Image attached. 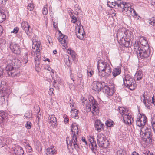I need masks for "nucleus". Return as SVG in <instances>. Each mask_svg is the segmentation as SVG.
<instances>
[{"mask_svg":"<svg viewBox=\"0 0 155 155\" xmlns=\"http://www.w3.org/2000/svg\"><path fill=\"white\" fill-rule=\"evenodd\" d=\"M122 2V1L121 0H118L114 2H108L107 5L109 7L112 8H120Z\"/></svg>","mask_w":155,"mask_h":155,"instance_id":"16","label":"nucleus"},{"mask_svg":"<svg viewBox=\"0 0 155 155\" xmlns=\"http://www.w3.org/2000/svg\"><path fill=\"white\" fill-rule=\"evenodd\" d=\"M123 84L131 90L135 89L137 86L135 81L132 77L127 75L123 79Z\"/></svg>","mask_w":155,"mask_h":155,"instance_id":"8","label":"nucleus"},{"mask_svg":"<svg viewBox=\"0 0 155 155\" xmlns=\"http://www.w3.org/2000/svg\"><path fill=\"white\" fill-rule=\"evenodd\" d=\"M121 69L120 67H117L114 68L112 72L113 76L114 77H116L119 75L121 73Z\"/></svg>","mask_w":155,"mask_h":155,"instance_id":"26","label":"nucleus"},{"mask_svg":"<svg viewBox=\"0 0 155 155\" xmlns=\"http://www.w3.org/2000/svg\"><path fill=\"white\" fill-rule=\"evenodd\" d=\"M33 44L32 48L35 55V59H40L41 55L39 53L40 51V42L35 41L34 39L32 40Z\"/></svg>","mask_w":155,"mask_h":155,"instance_id":"10","label":"nucleus"},{"mask_svg":"<svg viewBox=\"0 0 155 155\" xmlns=\"http://www.w3.org/2000/svg\"><path fill=\"white\" fill-rule=\"evenodd\" d=\"M6 113L4 112H0V124L3 123L5 121L6 119Z\"/></svg>","mask_w":155,"mask_h":155,"instance_id":"27","label":"nucleus"},{"mask_svg":"<svg viewBox=\"0 0 155 155\" xmlns=\"http://www.w3.org/2000/svg\"><path fill=\"white\" fill-rule=\"evenodd\" d=\"M42 13L44 15H46L48 12V11L46 7H44L42 10Z\"/></svg>","mask_w":155,"mask_h":155,"instance_id":"43","label":"nucleus"},{"mask_svg":"<svg viewBox=\"0 0 155 155\" xmlns=\"http://www.w3.org/2000/svg\"><path fill=\"white\" fill-rule=\"evenodd\" d=\"M53 53L54 54H56L57 53V51H56V50H54L53 51Z\"/></svg>","mask_w":155,"mask_h":155,"instance_id":"64","label":"nucleus"},{"mask_svg":"<svg viewBox=\"0 0 155 155\" xmlns=\"http://www.w3.org/2000/svg\"><path fill=\"white\" fill-rule=\"evenodd\" d=\"M105 124L106 126L108 127H110L113 125L114 123L111 120H108L106 122Z\"/></svg>","mask_w":155,"mask_h":155,"instance_id":"35","label":"nucleus"},{"mask_svg":"<svg viewBox=\"0 0 155 155\" xmlns=\"http://www.w3.org/2000/svg\"><path fill=\"white\" fill-rule=\"evenodd\" d=\"M102 90L104 93H106L109 96L112 95L114 93V91L112 88H110L108 86L104 85L103 87Z\"/></svg>","mask_w":155,"mask_h":155,"instance_id":"19","label":"nucleus"},{"mask_svg":"<svg viewBox=\"0 0 155 155\" xmlns=\"http://www.w3.org/2000/svg\"><path fill=\"white\" fill-rule=\"evenodd\" d=\"M132 32L127 30L124 28H120L117 34L118 42L126 47H130L132 45L131 41L132 38Z\"/></svg>","mask_w":155,"mask_h":155,"instance_id":"1","label":"nucleus"},{"mask_svg":"<svg viewBox=\"0 0 155 155\" xmlns=\"http://www.w3.org/2000/svg\"><path fill=\"white\" fill-rule=\"evenodd\" d=\"M76 35L78 38L82 40L84 38L85 35V32L83 27L81 29V26H78L76 28Z\"/></svg>","mask_w":155,"mask_h":155,"instance_id":"14","label":"nucleus"},{"mask_svg":"<svg viewBox=\"0 0 155 155\" xmlns=\"http://www.w3.org/2000/svg\"><path fill=\"white\" fill-rule=\"evenodd\" d=\"M55 115H49V119L50 120L51 119V118H53L54 117H55Z\"/></svg>","mask_w":155,"mask_h":155,"instance_id":"59","label":"nucleus"},{"mask_svg":"<svg viewBox=\"0 0 155 155\" xmlns=\"http://www.w3.org/2000/svg\"><path fill=\"white\" fill-rule=\"evenodd\" d=\"M132 155H139L138 153L135 152L132 153ZM142 155H154L152 153L151 154L149 151L144 150Z\"/></svg>","mask_w":155,"mask_h":155,"instance_id":"33","label":"nucleus"},{"mask_svg":"<svg viewBox=\"0 0 155 155\" xmlns=\"http://www.w3.org/2000/svg\"><path fill=\"white\" fill-rule=\"evenodd\" d=\"M3 69L0 67V77H1L3 75Z\"/></svg>","mask_w":155,"mask_h":155,"instance_id":"52","label":"nucleus"},{"mask_svg":"<svg viewBox=\"0 0 155 155\" xmlns=\"http://www.w3.org/2000/svg\"><path fill=\"white\" fill-rule=\"evenodd\" d=\"M58 39L64 47H65L66 45L68 42L67 36L61 33V35L58 38Z\"/></svg>","mask_w":155,"mask_h":155,"instance_id":"17","label":"nucleus"},{"mask_svg":"<svg viewBox=\"0 0 155 155\" xmlns=\"http://www.w3.org/2000/svg\"><path fill=\"white\" fill-rule=\"evenodd\" d=\"M97 68L99 72L104 71V73H102L101 75L103 77L109 76L111 74L112 69L110 64L105 62L103 61L99 64L98 63Z\"/></svg>","mask_w":155,"mask_h":155,"instance_id":"6","label":"nucleus"},{"mask_svg":"<svg viewBox=\"0 0 155 155\" xmlns=\"http://www.w3.org/2000/svg\"><path fill=\"white\" fill-rule=\"evenodd\" d=\"M123 120L125 123L130 125L131 124V117L129 114H125L123 116Z\"/></svg>","mask_w":155,"mask_h":155,"instance_id":"23","label":"nucleus"},{"mask_svg":"<svg viewBox=\"0 0 155 155\" xmlns=\"http://www.w3.org/2000/svg\"><path fill=\"white\" fill-rule=\"evenodd\" d=\"M144 40H145L146 41V40L143 39V41H141V42H138L139 45H140V46H141V45H142V43H143V44H145V45H146V44H144L145 42L144 41ZM146 41H147V40H146Z\"/></svg>","mask_w":155,"mask_h":155,"instance_id":"53","label":"nucleus"},{"mask_svg":"<svg viewBox=\"0 0 155 155\" xmlns=\"http://www.w3.org/2000/svg\"><path fill=\"white\" fill-rule=\"evenodd\" d=\"M63 118H64V121L65 123H68L69 121V119L66 117L65 115L64 116Z\"/></svg>","mask_w":155,"mask_h":155,"instance_id":"51","label":"nucleus"},{"mask_svg":"<svg viewBox=\"0 0 155 155\" xmlns=\"http://www.w3.org/2000/svg\"><path fill=\"white\" fill-rule=\"evenodd\" d=\"M140 134L142 137L143 140L148 143L152 141V135L151 130L150 128L142 127L140 130Z\"/></svg>","mask_w":155,"mask_h":155,"instance_id":"7","label":"nucleus"},{"mask_svg":"<svg viewBox=\"0 0 155 155\" xmlns=\"http://www.w3.org/2000/svg\"><path fill=\"white\" fill-rule=\"evenodd\" d=\"M136 124L139 127L143 126L145 125L147 121V118L143 114H139L138 115V117L137 119Z\"/></svg>","mask_w":155,"mask_h":155,"instance_id":"12","label":"nucleus"},{"mask_svg":"<svg viewBox=\"0 0 155 155\" xmlns=\"http://www.w3.org/2000/svg\"><path fill=\"white\" fill-rule=\"evenodd\" d=\"M120 8H123L122 12L125 15L130 16L132 14V12L134 15L136 14L135 10L132 8L129 4L126 3L123 1Z\"/></svg>","mask_w":155,"mask_h":155,"instance_id":"9","label":"nucleus"},{"mask_svg":"<svg viewBox=\"0 0 155 155\" xmlns=\"http://www.w3.org/2000/svg\"><path fill=\"white\" fill-rule=\"evenodd\" d=\"M82 140L83 142L85 143L86 145L87 146V142L86 140L84 138H82Z\"/></svg>","mask_w":155,"mask_h":155,"instance_id":"58","label":"nucleus"},{"mask_svg":"<svg viewBox=\"0 0 155 155\" xmlns=\"http://www.w3.org/2000/svg\"><path fill=\"white\" fill-rule=\"evenodd\" d=\"M148 22L151 25L155 26V17H152L148 19Z\"/></svg>","mask_w":155,"mask_h":155,"instance_id":"32","label":"nucleus"},{"mask_svg":"<svg viewBox=\"0 0 155 155\" xmlns=\"http://www.w3.org/2000/svg\"><path fill=\"white\" fill-rule=\"evenodd\" d=\"M97 140L98 144L100 147L107 148L109 146V141L106 139L105 136L103 134H100L98 135Z\"/></svg>","mask_w":155,"mask_h":155,"instance_id":"11","label":"nucleus"},{"mask_svg":"<svg viewBox=\"0 0 155 155\" xmlns=\"http://www.w3.org/2000/svg\"><path fill=\"white\" fill-rule=\"evenodd\" d=\"M78 110L76 109H71V113L72 116L76 119L78 118L79 117L78 115Z\"/></svg>","mask_w":155,"mask_h":155,"instance_id":"30","label":"nucleus"},{"mask_svg":"<svg viewBox=\"0 0 155 155\" xmlns=\"http://www.w3.org/2000/svg\"><path fill=\"white\" fill-rule=\"evenodd\" d=\"M31 122L27 121L25 127L28 129H30L31 127Z\"/></svg>","mask_w":155,"mask_h":155,"instance_id":"40","label":"nucleus"},{"mask_svg":"<svg viewBox=\"0 0 155 155\" xmlns=\"http://www.w3.org/2000/svg\"><path fill=\"white\" fill-rule=\"evenodd\" d=\"M65 58L66 59V60H65L66 64L67 66H69L70 65V60H69L68 56L66 55L65 56Z\"/></svg>","mask_w":155,"mask_h":155,"instance_id":"38","label":"nucleus"},{"mask_svg":"<svg viewBox=\"0 0 155 155\" xmlns=\"http://www.w3.org/2000/svg\"><path fill=\"white\" fill-rule=\"evenodd\" d=\"M82 104L86 107V110L87 112L91 111L93 114H97L98 113V108L95 100L93 97L89 98L87 100L81 97V98Z\"/></svg>","mask_w":155,"mask_h":155,"instance_id":"4","label":"nucleus"},{"mask_svg":"<svg viewBox=\"0 0 155 155\" xmlns=\"http://www.w3.org/2000/svg\"><path fill=\"white\" fill-rule=\"evenodd\" d=\"M151 124L153 131L155 133V122L153 120L151 122Z\"/></svg>","mask_w":155,"mask_h":155,"instance_id":"47","label":"nucleus"},{"mask_svg":"<svg viewBox=\"0 0 155 155\" xmlns=\"http://www.w3.org/2000/svg\"><path fill=\"white\" fill-rule=\"evenodd\" d=\"M28 59L27 54H26L23 57V62L25 64L27 63Z\"/></svg>","mask_w":155,"mask_h":155,"instance_id":"39","label":"nucleus"},{"mask_svg":"<svg viewBox=\"0 0 155 155\" xmlns=\"http://www.w3.org/2000/svg\"><path fill=\"white\" fill-rule=\"evenodd\" d=\"M5 11L1 7H0V22H3L5 20Z\"/></svg>","mask_w":155,"mask_h":155,"instance_id":"25","label":"nucleus"},{"mask_svg":"<svg viewBox=\"0 0 155 155\" xmlns=\"http://www.w3.org/2000/svg\"><path fill=\"white\" fill-rule=\"evenodd\" d=\"M49 91H50V92H51V94H53V93H54L53 91H54V90L53 89L51 88L49 89Z\"/></svg>","mask_w":155,"mask_h":155,"instance_id":"61","label":"nucleus"},{"mask_svg":"<svg viewBox=\"0 0 155 155\" xmlns=\"http://www.w3.org/2000/svg\"><path fill=\"white\" fill-rule=\"evenodd\" d=\"M78 127L77 126L72 124L71 126V131L74 133L72 139L69 141H67L68 148L69 149H73L74 148L77 151L78 150L79 147L78 144L77 135L78 132Z\"/></svg>","mask_w":155,"mask_h":155,"instance_id":"5","label":"nucleus"},{"mask_svg":"<svg viewBox=\"0 0 155 155\" xmlns=\"http://www.w3.org/2000/svg\"><path fill=\"white\" fill-rule=\"evenodd\" d=\"M19 29L18 27L15 28L13 30V31L11 32H13L14 33H17Z\"/></svg>","mask_w":155,"mask_h":155,"instance_id":"48","label":"nucleus"},{"mask_svg":"<svg viewBox=\"0 0 155 155\" xmlns=\"http://www.w3.org/2000/svg\"><path fill=\"white\" fill-rule=\"evenodd\" d=\"M95 130L98 132H100L103 129V127L104 126V124L98 120H96L94 124Z\"/></svg>","mask_w":155,"mask_h":155,"instance_id":"18","label":"nucleus"},{"mask_svg":"<svg viewBox=\"0 0 155 155\" xmlns=\"http://www.w3.org/2000/svg\"><path fill=\"white\" fill-rule=\"evenodd\" d=\"M74 9L77 12H79V11H80V8H79V5L78 4H76L75 5Z\"/></svg>","mask_w":155,"mask_h":155,"instance_id":"46","label":"nucleus"},{"mask_svg":"<svg viewBox=\"0 0 155 155\" xmlns=\"http://www.w3.org/2000/svg\"><path fill=\"white\" fill-rule=\"evenodd\" d=\"M10 48L14 54H19L20 53L21 49L17 44L12 43L10 44Z\"/></svg>","mask_w":155,"mask_h":155,"instance_id":"15","label":"nucleus"},{"mask_svg":"<svg viewBox=\"0 0 155 155\" xmlns=\"http://www.w3.org/2000/svg\"><path fill=\"white\" fill-rule=\"evenodd\" d=\"M6 140L3 139H0V147H2L5 145V142Z\"/></svg>","mask_w":155,"mask_h":155,"instance_id":"37","label":"nucleus"},{"mask_svg":"<svg viewBox=\"0 0 155 155\" xmlns=\"http://www.w3.org/2000/svg\"><path fill=\"white\" fill-rule=\"evenodd\" d=\"M151 4L153 5L155 4V0H151Z\"/></svg>","mask_w":155,"mask_h":155,"instance_id":"62","label":"nucleus"},{"mask_svg":"<svg viewBox=\"0 0 155 155\" xmlns=\"http://www.w3.org/2000/svg\"><path fill=\"white\" fill-rule=\"evenodd\" d=\"M94 139V138L93 136L91 137L89 139V141L90 142V144L89 145L90 147H97V145Z\"/></svg>","mask_w":155,"mask_h":155,"instance_id":"29","label":"nucleus"},{"mask_svg":"<svg viewBox=\"0 0 155 155\" xmlns=\"http://www.w3.org/2000/svg\"><path fill=\"white\" fill-rule=\"evenodd\" d=\"M143 75V74L141 71H137L135 74L134 78L135 79L136 78L137 80H139L142 78Z\"/></svg>","mask_w":155,"mask_h":155,"instance_id":"31","label":"nucleus"},{"mask_svg":"<svg viewBox=\"0 0 155 155\" xmlns=\"http://www.w3.org/2000/svg\"><path fill=\"white\" fill-rule=\"evenodd\" d=\"M6 64L5 70L8 75L12 77L17 76L16 71H18L17 68L21 65L20 61L17 59H8Z\"/></svg>","mask_w":155,"mask_h":155,"instance_id":"3","label":"nucleus"},{"mask_svg":"<svg viewBox=\"0 0 155 155\" xmlns=\"http://www.w3.org/2000/svg\"><path fill=\"white\" fill-rule=\"evenodd\" d=\"M119 110V112L121 114H122V110H123V109H124V108L122 107H120V108H119L118 109Z\"/></svg>","mask_w":155,"mask_h":155,"instance_id":"60","label":"nucleus"},{"mask_svg":"<svg viewBox=\"0 0 155 155\" xmlns=\"http://www.w3.org/2000/svg\"><path fill=\"white\" fill-rule=\"evenodd\" d=\"M3 30L2 27L0 25V35H1L2 33Z\"/></svg>","mask_w":155,"mask_h":155,"instance_id":"56","label":"nucleus"},{"mask_svg":"<svg viewBox=\"0 0 155 155\" xmlns=\"http://www.w3.org/2000/svg\"><path fill=\"white\" fill-rule=\"evenodd\" d=\"M21 26L22 29L25 31L26 34L29 35L30 26L28 25V23L25 21H23L21 23Z\"/></svg>","mask_w":155,"mask_h":155,"instance_id":"21","label":"nucleus"},{"mask_svg":"<svg viewBox=\"0 0 155 155\" xmlns=\"http://www.w3.org/2000/svg\"><path fill=\"white\" fill-rule=\"evenodd\" d=\"M144 44L142 43V45H139L138 41H136L134 44V51L137 54V56L139 59H145L148 57L150 55V49H149V45L147 41L144 40Z\"/></svg>","mask_w":155,"mask_h":155,"instance_id":"2","label":"nucleus"},{"mask_svg":"<svg viewBox=\"0 0 155 155\" xmlns=\"http://www.w3.org/2000/svg\"><path fill=\"white\" fill-rule=\"evenodd\" d=\"M78 77L79 78H81L82 77V75L80 73H79V74H78Z\"/></svg>","mask_w":155,"mask_h":155,"instance_id":"63","label":"nucleus"},{"mask_svg":"<svg viewBox=\"0 0 155 155\" xmlns=\"http://www.w3.org/2000/svg\"><path fill=\"white\" fill-rule=\"evenodd\" d=\"M55 151L54 148H48L46 150V153L47 155H53Z\"/></svg>","mask_w":155,"mask_h":155,"instance_id":"28","label":"nucleus"},{"mask_svg":"<svg viewBox=\"0 0 155 155\" xmlns=\"http://www.w3.org/2000/svg\"><path fill=\"white\" fill-rule=\"evenodd\" d=\"M117 155H126L125 151L121 149L118 150L117 152Z\"/></svg>","mask_w":155,"mask_h":155,"instance_id":"34","label":"nucleus"},{"mask_svg":"<svg viewBox=\"0 0 155 155\" xmlns=\"http://www.w3.org/2000/svg\"><path fill=\"white\" fill-rule=\"evenodd\" d=\"M155 99L154 98V96L153 95L152 97V101H151V103L153 104L155 106Z\"/></svg>","mask_w":155,"mask_h":155,"instance_id":"49","label":"nucleus"},{"mask_svg":"<svg viewBox=\"0 0 155 155\" xmlns=\"http://www.w3.org/2000/svg\"><path fill=\"white\" fill-rule=\"evenodd\" d=\"M40 59H35V66L36 67H38L40 64Z\"/></svg>","mask_w":155,"mask_h":155,"instance_id":"42","label":"nucleus"},{"mask_svg":"<svg viewBox=\"0 0 155 155\" xmlns=\"http://www.w3.org/2000/svg\"><path fill=\"white\" fill-rule=\"evenodd\" d=\"M144 99L143 100V103H144L145 106L148 108L149 109L150 108V105L151 103V100L150 98V97L145 94L143 95Z\"/></svg>","mask_w":155,"mask_h":155,"instance_id":"20","label":"nucleus"},{"mask_svg":"<svg viewBox=\"0 0 155 155\" xmlns=\"http://www.w3.org/2000/svg\"><path fill=\"white\" fill-rule=\"evenodd\" d=\"M68 84L69 85V87L70 88H71L74 87V84L73 83L68 82Z\"/></svg>","mask_w":155,"mask_h":155,"instance_id":"50","label":"nucleus"},{"mask_svg":"<svg viewBox=\"0 0 155 155\" xmlns=\"http://www.w3.org/2000/svg\"><path fill=\"white\" fill-rule=\"evenodd\" d=\"M24 116L26 118H31L32 117V114L30 112H28V113L25 114L24 115Z\"/></svg>","mask_w":155,"mask_h":155,"instance_id":"41","label":"nucleus"},{"mask_svg":"<svg viewBox=\"0 0 155 155\" xmlns=\"http://www.w3.org/2000/svg\"><path fill=\"white\" fill-rule=\"evenodd\" d=\"M48 122L49 125L51 128H55L57 126V119L55 117L50 120V121H49Z\"/></svg>","mask_w":155,"mask_h":155,"instance_id":"22","label":"nucleus"},{"mask_svg":"<svg viewBox=\"0 0 155 155\" xmlns=\"http://www.w3.org/2000/svg\"><path fill=\"white\" fill-rule=\"evenodd\" d=\"M70 54L72 56L73 58L75 57L74 52L73 51L71 52V51H70Z\"/></svg>","mask_w":155,"mask_h":155,"instance_id":"54","label":"nucleus"},{"mask_svg":"<svg viewBox=\"0 0 155 155\" xmlns=\"http://www.w3.org/2000/svg\"><path fill=\"white\" fill-rule=\"evenodd\" d=\"M87 72L88 76L90 77H91L94 74V72L92 70H91L89 71L88 70H87Z\"/></svg>","mask_w":155,"mask_h":155,"instance_id":"45","label":"nucleus"},{"mask_svg":"<svg viewBox=\"0 0 155 155\" xmlns=\"http://www.w3.org/2000/svg\"><path fill=\"white\" fill-rule=\"evenodd\" d=\"M34 6L32 3L28 4L27 6V8L28 10L31 11L34 9Z\"/></svg>","mask_w":155,"mask_h":155,"instance_id":"36","label":"nucleus"},{"mask_svg":"<svg viewBox=\"0 0 155 155\" xmlns=\"http://www.w3.org/2000/svg\"><path fill=\"white\" fill-rule=\"evenodd\" d=\"M92 89L97 92H100L104 85V83H102L99 81H94L92 84Z\"/></svg>","mask_w":155,"mask_h":155,"instance_id":"13","label":"nucleus"},{"mask_svg":"<svg viewBox=\"0 0 155 155\" xmlns=\"http://www.w3.org/2000/svg\"><path fill=\"white\" fill-rule=\"evenodd\" d=\"M90 147L91 148V150L93 151V152H94V153H95L94 151H95V150H96V147Z\"/></svg>","mask_w":155,"mask_h":155,"instance_id":"57","label":"nucleus"},{"mask_svg":"<svg viewBox=\"0 0 155 155\" xmlns=\"http://www.w3.org/2000/svg\"><path fill=\"white\" fill-rule=\"evenodd\" d=\"M53 25L54 28H57V23L56 22L53 21Z\"/></svg>","mask_w":155,"mask_h":155,"instance_id":"55","label":"nucleus"},{"mask_svg":"<svg viewBox=\"0 0 155 155\" xmlns=\"http://www.w3.org/2000/svg\"><path fill=\"white\" fill-rule=\"evenodd\" d=\"M14 153L16 155H22L24 153L22 148L20 147H16L14 149Z\"/></svg>","mask_w":155,"mask_h":155,"instance_id":"24","label":"nucleus"},{"mask_svg":"<svg viewBox=\"0 0 155 155\" xmlns=\"http://www.w3.org/2000/svg\"><path fill=\"white\" fill-rule=\"evenodd\" d=\"M71 17L72 20L71 21L73 23H75L77 21V19L76 17L74 15L71 16Z\"/></svg>","mask_w":155,"mask_h":155,"instance_id":"44","label":"nucleus"}]
</instances>
